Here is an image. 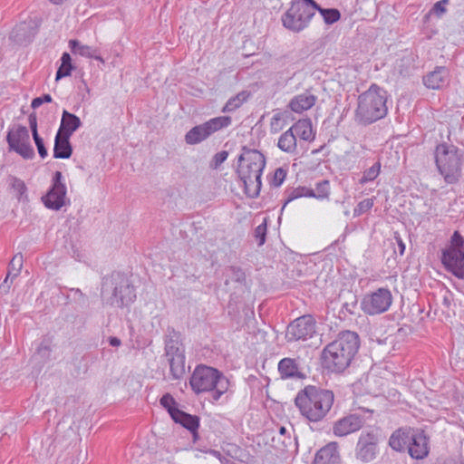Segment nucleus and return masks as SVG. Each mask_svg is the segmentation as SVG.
I'll use <instances>...</instances> for the list:
<instances>
[{
	"label": "nucleus",
	"instance_id": "1",
	"mask_svg": "<svg viewBox=\"0 0 464 464\" xmlns=\"http://www.w3.org/2000/svg\"><path fill=\"white\" fill-rule=\"evenodd\" d=\"M360 337L356 332L342 331L322 352L324 368L332 372H343L347 369L360 348Z\"/></svg>",
	"mask_w": 464,
	"mask_h": 464
},
{
	"label": "nucleus",
	"instance_id": "2",
	"mask_svg": "<svg viewBox=\"0 0 464 464\" xmlns=\"http://www.w3.org/2000/svg\"><path fill=\"white\" fill-rule=\"evenodd\" d=\"M334 401V394L330 390L308 385L301 390L295 403L301 414L311 422L323 420L329 413Z\"/></svg>",
	"mask_w": 464,
	"mask_h": 464
},
{
	"label": "nucleus",
	"instance_id": "3",
	"mask_svg": "<svg viewBox=\"0 0 464 464\" xmlns=\"http://www.w3.org/2000/svg\"><path fill=\"white\" fill-rule=\"evenodd\" d=\"M266 167V158L257 150L242 148L238 157L237 173L244 184L245 193L250 198L258 197L261 187V176Z\"/></svg>",
	"mask_w": 464,
	"mask_h": 464
},
{
	"label": "nucleus",
	"instance_id": "4",
	"mask_svg": "<svg viewBox=\"0 0 464 464\" xmlns=\"http://www.w3.org/2000/svg\"><path fill=\"white\" fill-rule=\"evenodd\" d=\"M386 103V91L372 83L367 91L358 97L355 121L359 124L367 126L383 119L388 113Z\"/></svg>",
	"mask_w": 464,
	"mask_h": 464
},
{
	"label": "nucleus",
	"instance_id": "5",
	"mask_svg": "<svg viewBox=\"0 0 464 464\" xmlns=\"http://www.w3.org/2000/svg\"><path fill=\"white\" fill-rule=\"evenodd\" d=\"M189 384L197 394L208 392V400L215 403L227 392L229 381L218 370L201 364L197 366L192 372Z\"/></svg>",
	"mask_w": 464,
	"mask_h": 464
},
{
	"label": "nucleus",
	"instance_id": "6",
	"mask_svg": "<svg viewBox=\"0 0 464 464\" xmlns=\"http://www.w3.org/2000/svg\"><path fill=\"white\" fill-rule=\"evenodd\" d=\"M101 295L105 304L119 308L129 306L136 299L135 288L128 277L116 271L103 277Z\"/></svg>",
	"mask_w": 464,
	"mask_h": 464
},
{
	"label": "nucleus",
	"instance_id": "7",
	"mask_svg": "<svg viewBox=\"0 0 464 464\" xmlns=\"http://www.w3.org/2000/svg\"><path fill=\"white\" fill-rule=\"evenodd\" d=\"M436 167L448 184H456L462 176L463 152L455 145L446 142L436 146Z\"/></svg>",
	"mask_w": 464,
	"mask_h": 464
},
{
	"label": "nucleus",
	"instance_id": "8",
	"mask_svg": "<svg viewBox=\"0 0 464 464\" xmlns=\"http://www.w3.org/2000/svg\"><path fill=\"white\" fill-rule=\"evenodd\" d=\"M444 268L459 279L464 280V237L454 231L450 245L441 251Z\"/></svg>",
	"mask_w": 464,
	"mask_h": 464
},
{
	"label": "nucleus",
	"instance_id": "9",
	"mask_svg": "<svg viewBox=\"0 0 464 464\" xmlns=\"http://www.w3.org/2000/svg\"><path fill=\"white\" fill-rule=\"evenodd\" d=\"M315 13L299 1L292 2L289 9L282 15L283 25L294 33H299L308 27Z\"/></svg>",
	"mask_w": 464,
	"mask_h": 464
},
{
	"label": "nucleus",
	"instance_id": "10",
	"mask_svg": "<svg viewBox=\"0 0 464 464\" xmlns=\"http://www.w3.org/2000/svg\"><path fill=\"white\" fill-rule=\"evenodd\" d=\"M392 292L386 287H380L377 290L362 296L360 308L370 316L378 315L389 310L392 304Z\"/></svg>",
	"mask_w": 464,
	"mask_h": 464
},
{
	"label": "nucleus",
	"instance_id": "11",
	"mask_svg": "<svg viewBox=\"0 0 464 464\" xmlns=\"http://www.w3.org/2000/svg\"><path fill=\"white\" fill-rule=\"evenodd\" d=\"M6 141L10 150H14L24 160H32L34 157L29 131L25 126L18 125L10 130L6 136Z\"/></svg>",
	"mask_w": 464,
	"mask_h": 464
},
{
	"label": "nucleus",
	"instance_id": "12",
	"mask_svg": "<svg viewBox=\"0 0 464 464\" xmlns=\"http://www.w3.org/2000/svg\"><path fill=\"white\" fill-rule=\"evenodd\" d=\"M379 437L374 431H362L357 440L354 454L362 463L373 461L379 454Z\"/></svg>",
	"mask_w": 464,
	"mask_h": 464
},
{
	"label": "nucleus",
	"instance_id": "13",
	"mask_svg": "<svg viewBox=\"0 0 464 464\" xmlns=\"http://www.w3.org/2000/svg\"><path fill=\"white\" fill-rule=\"evenodd\" d=\"M316 332V323L310 314L303 315L289 324L285 333L287 342L307 340Z\"/></svg>",
	"mask_w": 464,
	"mask_h": 464
},
{
	"label": "nucleus",
	"instance_id": "14",
	"mask_svg": "<svg viewBox=\"0 0 464 464\" xmlns=\"http://www.w3.org/2000/svg\"><path fill=\"white\" fill-rule=\"evenodd\" d=\"M66 192L62 172L55 171L52 179V186L47 193L42 197V201L47 208L59 210L65 204Z\"/></svg>",
	"mask_w": 464,
	"mask_h": 464
},
{
	"label": "nucleus",
	"instance_id": "15",
	"mask_svg": "<svg viewBox=\"0 0 464 464\" xmlns=\"http://www.w3.org/2000/svg\"><path fill=\"white\" fill-rule=\"evenodd\" d=\"M39 25L33 19L16 24L10 33L9 39L20 45H27L33 42L38 33Z\"/></svg>",
	"mask_w": 464,
	"mask_h": 464
},
{
	"label": "nucleus",
	"instance_id": "16",
	"mask_svg": "<svg viewBox=\"0 0 464 464\" xmlns=\"http://www.w3.org/2000/svg\"><path fill=\"white\" fill-rule=\"evenodd\" d=\"M273 447L283 452L297 451V438L293 426L289 428L280 426L277 434L272 438Z\"/></svg>",
	"mask_w": 464,
	"mask_h": 464
},
{
	"label": "nucleus",
	"instance_id": "17",
	"mask_svg": "<svg viewBox=\"0 0 464 464\" xmlns=\"http://www.w3.org/2000/svg\"><path fill=\"white\" fill-rule=\"evenodd\" d=\"M364 424V418L357 413L348 414L334 423L333 433L337 437H344L358 431Z\"/></svg>",
	"mask_w": 464,
	"mask_h": 464
},
{
	"label": "nucleus",
	"instance_id": "18",
	"mask_svg": "<svg viewBox=\"0 0 464 464\" xmlns=\"http://www.w3.org/2000/svg\"><path fill=\"white\" fill-rule=\"evenodd\" d=\"M164 355L166 357L185 355L181 334L170 326L167 328V333L164 337Z\"/></svg>",
	"mask_w": 464,
	"mask_h": 464
},
{
	"label": "nucleus",
	"instance_id": "19",
	"mask_svg": "<svg viewBox=\"0 0 464 464\" xmlns=\"http://www.w3.org/2000/svg\"><path fill=\"white\" fill-rule=\"evenodd\" d=\"M340 461L337 442H330L316 452L313 464H340Z\"/></svg>",
	"mask_w": 464,
	"mask_h": 464
},
{
	"label": "nucleus",
	"instance_id": "20",
	"mask_svg": "<svg viewBox=\"0 0 464 464\" xmlns=\"http://www.w3.org/2000/svg\"><path fill=\"white\" fill-rule=\"evenodd\" d=\"M408 450L410 455L416 459H423L428 455V439L423 431L417 432L410 437Z\"/></svg>",
	"mask_w": 464,
	"mask_h": 464
},
{
	"label": "nucleus",
	"instance_id": "21",
	"mask_svg": "<svg viewBox=\"0 0 464 464\" xmlns=\"http://www.w3.org/2000/svg\"><path fill=\"white\" fill-rule=\"evenodd\" d=\"M448 78L449 70L444 66H438L423 77V83L429 89L437 90L446 85Z\"/></svg>",
	"mask_w": 464,
	"mask_h": 464
},
{
	"label": "nucleus",
	"instance_id": "22",
	"mask_svg": "<svg viewBox=\"0 0 464 464\" xmlns=\"http://www.w3.org/2000/svg\"><path fill=\"white\" fill-rule=\"evenodd\" d=\"M278 372L282 379H303L304 375L300 372L295 359L283 358L278 362Z\"/></svg>",
	"mask_w": 464,
	"mask_h": 464
},
{
	"label": "nucleus",
	"instance_id": "23",
	"mask_svg": "<svg viewBox=\"0 0 464 464\" xmlns=\"http://www.w3.org/2000/svg\"><path fill=\"white\" fill-rule=\"evenodd\" d=\"M172 420L180 424L182 427L186 428L189 430L194 439L198 437V429L199 427V417L197 415H191L183 411H174V417Z\"/></svg>",
	"mask_w": 464,
	"mask_h": 464
},
{
	"label": "nucleus",
	"instance_id": "24",
	"mask_svg": "<svg viewBox=\"0 0 464 464\" xmlns=\"http://www.w3.org/2000/svg\"><path fill=\"white\" fill-rule=\"evenodd\" d=\"M82 125L78 116L63 110L58 133L71 137Z\"/></svg>",
	"mask_w": 464,
	"mask_h": 464
},
{
	"label": "nucleus",
	"instance_id": "25",
	"mask_svg": "<svg viewBox=\"0 0 464 464\" xmlns=\"http://www.w3.org/2000/svg\"><path fill=\"white\" fill-rule=\"evenodd\" d=\"M69 136L56 133L53 146V158L69 159L72 154V147Z\"/></svg>",
	"mask_w": 464,
	"mask_h": 464
},
{
	"label": "nucleus",
	"instance_id": "26",
	"mask_svg": "<svg viewBox=\"0 0 464 464\" xmlns=\"http://www.w3.org/2000/svg\"><path fill=\"white\" fill-rule=\"evenodd\" d=\"M343 301L339 310V317L346 319L348 316L358 314V296L353 292H346L343 295Z\"/></svg>",
	"mask_w": 464,
	"mask_h": 464
},
{
	"label": "nucleus",
	"instance_id": "27",
	"mask_svg": "<svg viewBox=\"0 0 464 464\" xmlns=\"http://www.w3.org/2000/svg\"><path fill=\"white\" fill-rule=\"evenodd\" d=\"M315 102L316 97L314 94L304 92L295 96L291 100L289 107L293 111L301 113L312 108L314 105Z\"/></svg>",
	"mask_w": 464,
	"mask_h": 464
},
{
	"label": "nucleus",
	"instance_id": "28",
	"mask_svg": "<svg viewBox=\"0 0 464 464\" xmlns=\"http://www.w3.org/2000/svg\"><path fill=\"white\" fill-rule=\"evenodd\" d=\"M290 129L295 134V137L298 136L305 141H312L314 140L312 121L309 118L299 120Z\"/></svg>",
	"mask_w": 464,
	"mask_h": 464
},
{
	"label": "nucleus",
	"instance_id": "29",
	"mask_svg": "<svg viewBox=\"0 0 464 464\" xmlns=\"http://www.w3.org/2000/svg\"><path fill=\"white\" fill-rule=\"evenodd\" d=\"M210 137L205 122L191 128L185 135V142L188 145L198 144Z\"/></svg>",
	"mask_w": 464,
	"mask_h": 464
},
{
	"label": "nucleus",
	"instance_id": "30",
	"mask_svg": "<svg viewBox=\"0 0 464 464\" xmlns=\"http://www.w3.org/2000/svg\"><path fill=\"white\" fill-rule=\"evenodd\" d=\"M69 46L71 48L72 53L74 54H79L81 56L87 58H94L97 61L104 63L103 59L97 54V49L89 45L82 44L76 39L70 40Z\"/></svg>",
	"mask_w": 464,
	"mask_h": 464
},
{
	"label": "nucleus",
	"instance_id": "31",
	"mask_svg": "<svg viewBox=\"0 0 464 464\" xmlns=\"http://www.w3.org/2000/svg\"><path fill=\"white\" fill-rule=\"evenodd\" d=\"M169 364V371L170 375L173 380H179L181 379L185 372H186V367H185V361L186 357L185 355H179V356H174V357H166Z\"/></svg>",
	"mask_w": 464,
	"mask_h": 464
},
{
	"label": "nucleus",
	"instance_id": "32",
	"mask_svg": "<svg viewBox=\"0 0 464 464\" xmlns=\"http://www.w3.org/2000/svg\"><path fill=\"white\" fill-rule=\"evenodd\" d=\"M251 92L249 91L244 90L239 92L237 95L228 99L224 107L222 108V112H232L237 109L240 108L247 100L250 98Z\"/></svg>",
	"mask_w": 464,
	"mask_h": 464
},
{
	"label": "nucleus",
	"instance_id": "33",
	"mask_svg": "<svg viewBox=\"0 0 464 464\" xmlns=\"http://www.w3.org/2000/svg\"><path fill=\"white\" fill-rule=\"evenodd\" d=\"M410 437L409 433L398 430L390 437L389 445L396 451H402L409 449Z\"/></svg>",
	"mask_w": 464,
	"mask_h": 464
},
{
	"label": "nucleus",
	"instance_id": "34",
	"mask_svg": "<svg viewBox=\"0 0 464 464\" xmlns=\"http://www.w3.org/2000/svg\"><path fill=\"white\" fill-rule=\"evenodd\" d=\"M277 146L282 151L287 153H294L296 150V137L291 129L279 137Z\"/></svg>",
	"mask_w": 464,
	"mask_h": 464
},
{
	"label": "nucleus",
	"instance_id": "35",
	"mask_svg": "<svg viewBox=\"0 0 464 464\" xmlns=\"http://www.w3.org/2000/svg\"><path fill=\"white\" fill-rule=\"evenodd\" d=\"M285 200L283 205L282 210H284V208H285V206L288 203H290L291 201H293L296 198H299L302 197L310 198V197L314 196V189L304 187V186H299L295 188L286 189L285 191Z\"/></svg>",
	"mask_w": 464,
	"mask_h": 464
},
{
	"label": "nucleus",
	"instance_id": "36",
	"mask_svg": "<svg viewBox=\"0 0 464 464\" xmlns=\"http://www.w3.org/2000/svg\"><path fill=\"white\" fill-rule=\"evenodd\" d=\"M231 123L232 118L230 116H218L205 122L210 136L220 130L227 128Z\"/></svg>",
	"mask_w": 464,
	"mask_h": 464
},
{
	"label": "nucleus",
	"instance_id": "37",
	"mask_svg": "<svg viewBox=\"0 0 464 464\" xmlns=\"http://www.w3.org/2000/svg\"><path fill=\"white\" fill-rule=\"evenodd\" d=\"M73 69L71 55L68 53H63L61 57V65L56 72L55 81L70 76Z\"/></svg>",
	"mask_w": 464,
	"mask_h": 464
},
{
	"label": "nucleus",
	"instance_id": "38",
	"mask_svg": "<svg viewBox=\"0 0 464 464\" xmlns=\"http://www.w3.org/2000/svg\"><path fill=\"white\" fill-rule=\"evenodd\" d=\"M8 184L10 188L16 193V198L18 200L27 199V187L24 180L14 176H9Z\"/></svg>",
	"mask_w": 464,
	"mask_h": 464
},
{
	"label": "nucleus",
	"instance_id": "39",
	"mask_svg": "<svg viewBox=\"0 0 464 464\" xmlns=\"http://www.w3.org/2000/svg\"><path fill=\"white\" fill-rule=\"evenodd\" d=\"M317 11L320 13L326 24H333L341 18V13L336 8H323L320 6Z\"/></svg>",
	"mask_w": 464,
	"mask_h": 464
},
{
	"label": "nucleus",
	"instance_id": "40",
	"mask_svg": "<svg viewBox=\"0 0 464 464\" xmlns=\"http://www.w3.org/2000/svg\"><path fill=\"white\" fill-rule=\"evenodd\" d=\"M330 196V182L327 179H323L315 184V188L314 189V196L311 198H314L319 200L326 199Z\"/></svg>",
	"mask_w": 464,
	"mask_h": 464
},
{
	"label": "nucleus",
	"instance_id": "41",
	"mask_svg": "<svg viewBox=\"0 0 464 464\" xmlns=\"http://www.w3.org/2000/svg\"><path fill=\"white\" fill-rule=\"evenodd\" d=\"M227 276L228 277L226 280V285H227L228 281H234L239 284H243L246 281V274L243 269L239 266H231L227 269Z\"/></svg>",
	"mask_w": 464,
	"mask_h": 464
},
{
	"label": "nucleus",
	"instance_id": "42",
	"mask_svg": "<svg viewBox=\"0 0 464 464\" xmlns=\"http://www.w3.org/2000/svg\"><path fill=\"white\" fill-rule=\"evenodd\" d=\"M381 163L375 162L371 168L365 169L362 173V177L360 179V184H365L370 181H373L380 174Z\"/></svg>",
	"mask_w": 464,
	"mask_h": 464
},
{
	"label": "nucleus",
	"instance_id": "43",
	"mask_svg": "<svg viewBox=\"0 0 464 464\" xmlns=\"http://www.w3.org/2000/svg\"><path fill=\"white\" fill-rule=\"evenodd\" d=\"M160 405L168 411L171 419L174 417V411H180L177 407V401L173 398V396L169 393L164 394L160 400Z\"/></svg>",
	"mask_w": 464,
	"mask_h": 464
},
{
	"label": "nucleus",
	"instance_id": "44",
	"mask_svg": "<svg viewBox=\"0 0 464 464\" xmlns=\"http://www.w3.org/2000/svg\"><path fill=\"white\" fill-rule=\"evenodd\" d=\"M52 348L50 342L46 339L43 340L39 344L35 356H39L42 362H46L51 359Z\"/></svg>",
	"mask_w": 464,
	"mask_h": 464
},
{
	"label": "nucleus",
	"instance_id": "45",
	"mask_svg": "<svg viewBox=\"0 0 464 464\" xmlns=\"http://www.w3.org/2000/svg\"><path fill=\"white\" fill-rule=\"evenodd\" d=\"M449 3L450 0H440L436 2L430 10L428 15H435L438 18L442 17L447 12V5Z\"/></svg>",
	"mask_w": 464,
	"mask_h": 464
},
{
	"label": "nucleus",
	"instance_id": "46",
	"mask_svg": "<svg viewBox=\"0 0 464 464\" xmlns=\"http://www.w3.org/2000/svg\"><path fill=\"white\" fill-rule=\"evenodd\" d=\"M287 170L282 167L277 168L270 180V185L275 188H279L286 178Z\"/></svg>",
	"mask_w": 464,
	"mask_h": 464
},
{
	"label": "nucleus",
	"instance_id": "47",
	"mask_svg": "<svg viewBox=\"0 0 464 464\" xmlns=\"http://www.w3.org/2000/svg\"><path fill=\"white\" fill-rule=\"evenodd\" d=\"M23 267V256L15 255L9 264L8 271H12V278H15Z\"/></svg>",
	"mask_w": 464,
	"mask_h": 464
},
{
	"label": "nucleus",
	"instance_id": "48",
	"mask_svg": "<svg viewBox=\"0 0 464 464\" xmlns=\"http://www.w3.org/2000/svg\"><path fill=\"white\" fill-rule=\"evenodd\" d=\"M373 198H365L358 203L353 210V216L359 217L373 207Z\"/></svg>",
	"mask_w": 464,
	"mask_h": 464
},
{
	"label": "nucleus",
	"instance_id": "49",
	"mask_svg": "<svg viewBox=\"0 0 464 464\" xmlns=\"http://www.w3.org/2000/svg\"><path fill=\"white\" fill-rule=\"evenodd\" d=\"M266 230H267V226H266V219L264 220V222L262 224L258 225L255 228L254 237L257 240V245L259 246H263L266 242Z\"/></svg>",
	"mask_w": 464,
	"mask_h": 464
},
{
	"label": "nucleus",
	"instance_id": "50",
	"mask_svg": "<svg viewBox=\"0 0 464 464\" xmlns=\"http://www.w3.org/2000/svg\"><path fill=\"white\" fill-rule=\"evenodd\" d=\"M228 157V152L227 150H221L216 153L212 160L210 162V167L214 169H217Z\"/></svg>",
	"mask_w": 464,
	"mask_h": 464
},
{
	"label": "nucleus",
	"instance_id": "51",
	"mask_svg": "<svg viewBox=\"0 0 464 464\" xmlns=\"http://www.w3.org/2000/svg\"><path fill=\"white\" fill-rule=\"evenodd\" d=\"M283 128V117L281 113H276L272 118L270 121V130L271 132H278Z\"/></svg>",
	"mask_w": 464,
	"mask_h": 464
},
{
	"label": "nucleus",
	"instance_id": "52",
	"mask_svg": "<svg viewBox=\"0 0 464 464\" xmlns=\"http://www.w3.org/2000/svg\"><path fill=\"white\" fill-rule=\"evenodd\" d=\"M33 139H34L35 146L37 148L39 156L42 159L46 158L48 155V151H47V149L45 148L43 138H41L40 135H36V136L33 137Z\"/></svg>",
	"mask_w": 464,
	"mask_h": 464
},
{
	"label": "nucleus",
	"instance_id": "53",
	"mask_svg": "<svg viewBox=\"0 0 464 464\" xmlns=\"http://www.w3.org/2000/svg\"><path fill=\"white\" fill-rule=\"evenodd\" d=\"M53 101L50 94H44L43 96L36 97L32 101L31 106L33 109H36L44 103L51 102Z\"/></svg>",
	"mask_w": 464,
	"mask_h": 464
},
{
	"label": "nucleus",
	"instance_id": "54",
	"mask_svg": "<svg viewBox=\"0 0 464 464\" xmlns=\"http://www.w3.org/2000/svg\"><path fill=\"white\" fill-rule=\"evenodd\" d=\"M28 121L33 137L39 135L37 130V117L35 112H32L29 114Z\"/></svg>",
	"mask_w": 464,
	"mask_h": 464
},
{
	"label": "nucleus",
	"instance_id": "55",
	"mask_svg": "<svg viewBox=\"0 0 464 464\" xmlns=\"http://www.w3.org/2000/svg\"><path fill=\"white\" fill-rule=\"evenodd\" d=\"M12 273H13L12 271H8L5 279L0 285V293L6 294V293L9 292V289L11 287V284H12L13 279H14V278H12V276H11Z\"/></svg>",
	"mask_w": 464,
	"mask_h": 464
},
{
	"label": "nucleus",
	"instance_id": "56",
	"mask_svg": "<svg viewBox=\"0 0 464 464\" xmlns=\"http://www.w3.org/2000/svg\"><path fill=\"white\" fill-rule=\"evenodd\" d=\"M301 4H303L304 5L309 7L311 10H313L314 12L317 9H319L320 5L314 1V0H302V2H300Z\"/></svg>",
	"mask_w": 464,
	"mask_h": 464
},
{
	"label": "nucleus",
	"instance_id": "57",
	"mask_svg": "<svg viewBox=\"0 0 464 464\" xmlns=\"http://www.w3.org/2000/svg\"><path fill=\"white\" fill-rule=\"evenodd\" d=\"M434 464H458L456 459L452 458L438 459Z\"/></svg>",
	"mask_w": 464,
	"mask_h": 464
},
{
	"label": "nucleus",
	"instance_id": "58",
	"mask_svg": "<svg viewBox=\"0 0 464 464\" xmlns=\"http://www.w3.org/2000/svg\"><path fill=\"white\" fill-rule=\"evenodd\" d=\"M109 343L111 346L118 347V346L121 345V340L118 337L111 336L109 338Z\"/></svg>",
	"mask_w": 464,
	"mask_h": 464
},
{
	"label": "nucleus",
	"instance_id": "59",
	"mask_svg": "<svg viewBox=\"0 0 464 464\" xmlns=\"http://www.w3.org/2000/svg\"><path fill=\"white\" fill-rule=\"evenodd\" d=\"M396 239H397V243H398L400 255L402 256L405 251V244L402 242L401 238L396 237Z\"/></svg>",
	"mask_w": 464,
	"mask_h": 464
},
{
	"label": "nucleus",
	"instance_id": "60",
	"mask_svg": "<svg viewBox=\"0 0 464 464\" xmlns=\"http://www.w3.org/2000/svg\"><path fill=\"white\" fill-rule=\"evenodd\" d=\"M210 452L217 458H219L221 456L220 452L218 450H212Z\"/></svg>",
	"mask_w": 464,
	"mask_h": 464
},
{
	"label": "nucleus",
	"instance_id": "61",
	"mask_svg": "<svg viewBox=\"0 0 464 464\" xmlns=\"http://www.w3.org/2000/svg\"><path fill=\"white\" fill-rule=\"evenodd\" d=\"M49 1L54 5H61L63 3L64 0H49Z\"/></svg>",
	"mask_w": 464,
	"mask_h": 464
},
{
	"label": "nucleus",
	"instance_id": "62",
	"mask_svg": "<svg viewBox=\"0 0 464 464\" xmlns=\"http://www.w3.org/2000/svg\"><path fill=\"white\" fill-rule=\"evenodd\" d=\"M72 464H79V460H78V461H77L76 463H74V462H72Z\"/></svg>",
	"mask_w": 464,
	"mask_h": 464
}]
</instances>
